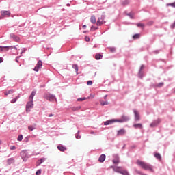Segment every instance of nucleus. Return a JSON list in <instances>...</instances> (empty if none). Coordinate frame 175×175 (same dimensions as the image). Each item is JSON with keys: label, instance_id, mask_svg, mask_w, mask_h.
Listing matches in <instances>:
<instances>
[{"label": "nucleus", "instance_id": "39", "mask_svg": "<svg viewBox=\"0 0 175 175\" xmlns=\"http://www.w3.org/2000/svg\"><path fill=\"white\" fill-rule=\"evenodd\" d=\"M170 28H172V29H174V28H175V21L173 23V24H172L170 25Z\"/></svg>", "mask_w": 175, "mask_h": 175}, {"label": "nucleus", "instance_id": "3", "mask_svg": "<svg viewBox=\"0 0 175 175\" xmlns=\"http://www.w3.org/2000/svg\"><path fill=\"white\" fill-rule=\"evenodd\" d=\"M124 121H128V118L125 119H120V120H109L104 122V125H111V124H113V122H124Z\"/></svg>", "mask_w": 175, "mask_h": 175}, {"label": "nucleus", "instance_id": "23", "mask_svg": "<svg viewBox=\"0 0 175 175\" xmlns=\"http://www.w3.org/2000/svg\"><path fill=\"white\" fill-rule=\"evenodd\" d=\"M20 99V94H18L16 97H15L14 98H13L11 100V103H16V102H17V100Z\"/></svg>", "mask_w": 175, "mask_h": 175}, {"label": "nucleus", "instance_id": "16", "mask_svg": "<svg viewBox=\"0 0 175 175\" xmlns=\"http://www.w3.org/2000/svg\"><path fill=\"white\" fill-rule=\"evenodd\" d=\"M36 95V90H33L29 98V100H33V97Z\"/></svg>", "mask_w": 175, "mask_h": 175}, {"label": "nucleus", "instance_id": "35", "mask_svg": "<svg viewBox=\"0 0 175 175\" xmlns=\"http://www.w3.org/2000/svg\"><path fill=\"white\" fill-rule=\"evenodd\" d=\"M163 82H161L159 84H157L158 88H161V87H163Z\"/></svg>", "mask_w": 175, "mask_h": 175}, {"label": "nucleus", "instance_id": "31", "mask_svg": "<svg viewBox=\"0 0 175 175\" xmlns=\"http://www.w3.org/2000/svg\"><path fill=\"white\" fill-rule=\"evenodd\" d=\"M35 126H36V124L34 126H28L29 131H33V129H35Z\"/></svg>", "mask_w": 175, "mask_h": 175}, {"label": "nucleus", "instance_id": "11", "mask_svg": "<svg viewBox=\"0 0 175 175\" xmlns=\"http://www.w3.org/2000/svg\"><path fill=\"white\" fill-rule=\"evenodd\" d=\"M57 149H58L59 151H62V152L66 151V148L64 146L61 145V144H59V145L57 146Z\"/></svg>", "mask_w": 175, "mask_h": 175}, {"label": "nucleus", "instance_id": "9", "mask_svg": "<svg viewBox=\"0 0 175 175\" xmlns=\"http://www.w3.org/2000/svg\"><path fill=\"white\" fill-rule=\"evenodd\" d=\"M144 68V65H142L138 73V76L139 79H143V72H142V70H143Z\"/></svg>", "mask_w": 175, "mask_h": 175}, {"label": "nucleus", "instance_id": "41", "mask_svg": "<svg viewBox=\"0 0 175 175\" xmlns=\"http://www.w3.org/2000/svg\"><path fill=\"white\" fill-rule=\"evenodd\" d=\"M159 50L153 51V54H159Z\"/></svg>", "mask_w": 175, "mask_h": 175}, {"label": "nucleus", "instance_id": "4", "mask_svg": "<svg viewBox=\"0 0 175 175\" xmlns=\"http://www.w3.org/2000/svg\"><path fill=\"white\" fill-rule=\"evenodd\" d=\"M44 98L46 99L47 100H49V102H54V100H57L55 96L50 93L46 94L44 95Z\"/></svg>", "mask_w": 175, "mask_h": 175}, {"label": "nucleus", "instance_id": "42", "mask_svg": "<svg viewBox=\"0 0 175 175\" xmlns=\"http://www.w3.org/2000/svg\"><path fill=\"white\" fill-rule=\"evenodd\" d=\"M85 42H90V37L85 36Z\"/></svg>", "mask_w": 175, "mask_h": 175}, {"label": "nucleus", "instance_id": "47", "mask_svg": "<svg viewBox=\"0 0 175 175\" xmlns=\"http://www.w3.org/2000/svg\"><path fill=\"white\" fill-rule=\"evenodd\" d=\"M46 159H41L40 160V163H43V161H45Z\"/></svg>", "mask_w": 175, "mask_h": 175}, {"label": "nucleus", "instance_id": "43", "mask_svg": "<svg viewBox=\"0 0 175 175\" xmlns=\"http://www.w3.org/2000/svg\"><path fill=\"white\" fill-rule=\"evenodd\" d=\"M137 27H144V25L142 23H137Z\"/></svg>", "mask_w": 175, "mask_h": 175}, {"label": "nucleus", "instance_id": "22", "mask_svg": "<svg viewBox=\"0 0 175 175\" xmlns=\"http://www.w3.org/2000/svg\"><path fill=\"white\" fill-rule=\"evenodd\" d=\"M21 156L22 157L23 161L25 159V158H27V152H25V151H22L21 152Z\"/></svg>", "mask_w": 175, "mask_h": 175}, {"label": "nucleus", "instance_id": "45", "mask_svg": "<svg viewBox=\"0 0 175 175\" xmlns=\"http://www.w3.org/2000/svg\"><path fill=\"white\" fill-rule=\"evenodd\" d=\"M10 150H16V146H12L10 147Z\"/></svg>", "mask_w": 175, "mask_h": 175}, {"label": "nucleus", "instance_id": "26", "mask_svg": "<svg viewBox=\"0 0 175 175\" xmlns=\"http://www.w3.org/2000/svg\"><path fill=\"white\" fill-rule=\"evenodd\" d=\"M140 38V34L137 33L133 36V39H139Z\"/></svg>", "mask_w": 175, "mask_h": 175}, {"label": "nucleus", "instance_id": "57", "mask_svg": "<svg viewBox=\"0 0 175 175\" xmlns=\"http://www.w3.org/2000/svg\"><path fill=\"white\" fill-rule=\"evenodd\" d=\"M1 143H2V141L0 140V144H1Z\"/></svg>", "mask_w": 175, "mask_h": 175}, {"label": "nucleus", "instance_id": "37", "mask_svg": "<svg viewBox=\"0 0 175 175\" xmlns=\"http://www.w3.org/2000/svg\"><path fill=\"white\" fill-rule=\"evenodd\" d=\"M18 142H21V140H23V135H18Z\"/></svg>", "mask_w": 175, "mask_h": 175}, {"label": "nucleus", "instance_id": "25", "mask_svg": "<svg viewBox=\"0 0 175 175\" xmlns=\"http://www.w3.org/2000/svg\"><path fill=\"white\" fill-rule=\"evenodd\" d=\"M14 92V90H10L8 91L5 92V95H10V94H13Z\"/></svg>", "mask_w": 175, "mask_h": 175}, {"label": "nucleus", "instance_id": "20", "mask_svg": "<svg viewBox=\"0 0 175 175\" xmlns=\"http://www.w3.org/2000/svg\"><path fill=\"white\" fill-rule=\"evenodd\" d=\"M90 22L92 24H96V18H95V16L92 15L90 18Z\"/></svg>", "mask_w": 175, "mask_h": 175}, {"label": "nucleus", "instance_id": "28", "mask_svg": "<svg viewBox=\"0 0 175 175\" xmlns=\"http://www.w3.org/2000/svg\"><path fill=\"white\" fill-rule=\"evenodd\" d=\"M122 4L125 6L126 5H129V0H124Z\"/></svg>", "mask_w": 175, "mask_h": 175}, {"label": "nucleus", "instance_id": "49", "mask_svg": "<svg viewBox=\"0 0 175 175\" xmlns=\"http://www.w3.org/2000/svg\"><path fill=\"white\" fill-rule=\"evenodd\" d=\"M25 51H26V49L22 50V51L21 52V54H23V53H25Z\"/></svg>", "mask_w": 175, "mask_h": 175}, {"label": "nucleus", "instance_id": "55", "mask_svg": "<svg viewBox=\"0 0 175 175\" xmlns=\"http://www.w3.org/2000/svg\"><path fill=\"white\" fill-rule=\"evenodd\" d=\"M67 6H70V3H68V4H67Z\"/></svg>", "mask_w": 175, "mask_h": 175}, {"label": "nucleus", "instance_id": "32", "mask_svg": "<svg viewBox=\"0 0 175 175\" xmlns=\"http://www.w3.org/2000/svg\"><path fill=\"white\" fill-rule=\"evenodd\" d=\"M126 16H129V17H130V18H131L132 20L133 18H135V17H133V14L132 13L126 14Z\"/></svg>", "mask_w": 175, "mask_h": 175}, {"label": "nucleus", "instance_id": "7", "mask_svg": "<svg viewBox=\"0 0 175 175\" xmlns=\"http://www.w3.org/2000/svg\"><path fill=\"white\" fill-rule=\"evenodd\" d=\"M103 20H105V16H101L100 18H98V21L96 22L97 25H102V24H104L105 22H103Z\"/></svg>", "mask_w": 175, "mask_h": 175}, {"label": "nucleus", "instance_id": "1", "mask_svg": "<svg viewBox=\"0 0 175 175\" xmlns=\"http://www.w3.org/2000/svg\"><path fill=\"white\" fill-rule=\"evenodd\" d=\"M136 163L137 165H138V166H140L144 170H149V172H154V170L152 169V166H151V165L146 162L142 161L140 160H137Z\"/></svg>", "mask_w": 175, "mask_h": 175}, {"label": "nucleus", "instance_id": "51", "mask_svg": "<svg viewBox=\"0 0 175 175\" xmlns=\"http://www.w3.org/2000/svg\"><path fill=\"white\" fill-rule=\"evenodd\" d=\"M18 58H20V57H16V62H18Z\"/></svg>", "mask_w": 175, "mask_h": 175}, {"label": "nucleus", "instance_id": "50", "mask_svg": "<svg viewBox=\"0 0 175 175\" xmlns=\"http://www.w3.org/2000/svg\"><path fill=\"white\" fill-rule=\"evenodd\" d=\"M82 28H83V29H85V28H87V25H84L82 27Z\"/></svg>", "mask_w": 175, "mask_h": 175}, {"label": "nucleus", "instance_id": "18", "mask_svg": "<svg viewBox=\"0 0 175 175\" xmlns=\"http://www.w3.org/2000/svg\"><path fill=\"white\" fill-rule=\"evenodd\" d=\"M112 162L115 165L120 163V157H118V156H116L115 159L112 161Z\"/></svg>", "mask_w": 175, "mask_h": 175}, {"label": "nucleus", "instance_id": "12", "mask_svg": "<svg viewBox=\"0 0 175 175\" xmlns=\"http://www.w3.org/2000/svg\"><path fill=\"white\" fill-rule=\"evenodd\" d=\"M11 38H12L13 40H14V42H20V37L14 35V34H11L10 35Z\"/></svg>", "mask_w": 175, "mask_h": 175}, {"label": "nucleus", "instance_id": "53", "mask_svg": "<svg viewBox=\"0 0 175 175\" xmlns=\"http://www.w3.org/2000/svg\"><path fill=\"white\" fill-rule=\"evenodd\" d=\"M106 98H107V95H105V96H104V99H106Z\"/></svg>", "mask_w": 175, "mask_h": 175}, {"label": "nucleus", "instance_id": "5", "mask_svg": "<svg viewBox=\"0 0 175 175\" xmlns=\"http://www.w3.org/2000/svg\"><path fill=\"white\" fill-rule=\"evenodd\" d=\"M42 66H43V62L42 60H39L33 68L34 72H39V69H41Z\"/></svg>", "mask_w": 175, "mask_h": 175}, {"label": "nucleus", "instance_id": "10", "mask_svg": "<svg viewBox=\"0 0 175 175\" xmlns=\"http://www.w3.org/2000/svg\"><path fill=\"white\" fill-rule=\"evenodd\" d=\"M160 121L159 120H155L153 122H152L150 125V128H155V126H157L159 124Z\"/></svg>", "mask_w": 175, "mask_h": 175}, {"label": "nucleus", "instance_id": "56", "mask_svg": "<svg viewBox=\"0 0 175 175\" xmlns=\"http://www.w3.org/2000/svg\"><path fill=\"white\" fill-rule=\"evenodd\" d=\"M83 33H87V31H83Z\"/></svg>", "mask_w": 175, "mask_h": 175}, {"label": "nucleus", "instance_id": "40", "mask_svg": "<svg viewBox=\"0 0 175 175\" xmlns=\"http://www.w3.org/2000/svg\"><path fill=\"white\" fill-rule=\"evenodd\" d=\"M87 84L88 85H92V81H88Z\"/></svg>", "mask_w": 175, "mask_h": 175}, {"label": "nucleus", "instance_id": "14", "mask_svg": "<svg viewBox=\"0 0 175 175\" xmlns=\"http://www.w3.org/2000/svg\"><path fill=\"white\" fill-rule=\"evenodd\" d=\"M134 113L135 121H139V120H140V114H139V112H137V111H135Z\"/></svg>", "mask_w": 175, "mask_h": 175}, {"label": "nucleus", "instance_id": "27", "mask_svg": "<svg viewBox=\"0 0 175 175\" xmlns=\"http://www.w3.org/2000/svg\"><path fill=\"white\" fill-rule=\"evenodd\" d=\"M154 157L155 158H157V159H159V161H161V154L159 153H155Z\"/></svg>", "mask_w": 175, "mask_h": 175}, {"label": "nucleus", "instance_id": "30", "mask_svg": "<svg viewBox=\"0 0 175 175\" xmlns=\"http://www.w3.org/2000/svg\"><path fill=\"white\" fill-rule=\"evenodd\" d=\"M109 49L111 53H116V47H109Z\"/></svg>", "mask_w": 175, "mask_h": 175}, {"label": "nucleus", "instance_id": "36", "mask_svg": "<svg viewBox=\"0 0 175 175\" xmlns=\"http://www.w3.org/2000/svg\"><path fill=\"white\" fill-rule=\"evenodd\" d=\"M100 103L102 106H105V105H109V102L107 101H102Z\"/></svg>", "mask_w": 175, "mask_h": 175}, {"label": "nucleus", "instance_id": "6", "mask_svg": "<svg viewBox=\"0 0 175 175\" xmlns=\"http://www.w3.org/2000/svg\"><path fill=\"white\" fill-rule=\"evenodd\" d=\"M33 107V100H30L26 105V110L32 109Z\"/></svg>", "mask_w": 175, "mask_h": 175}, {"label": "nucleus", "instance_id": "24", "mask_svg": "<svg viewBox=\"0 0 175 175\" xmlns=\"http://www.w3.org/2000/svg\"><path fill=\"white\" fill-rule=\"evenodd\" d=\"M73 69H75V72L77 73L79 72V66L77 64L72 65Z\"/></svg>", "mask_w": 175, "mask_h": 175}, {"label": "nucleus", "instance_id": "38", "mask_svg": "<svg viewBox=\"0 0 175 175\" xmlns=\"http://www.w3.org/2000/svg\"><path fill=\"white\" fill-rule=\"evenodd\" d=\"M42 174V170H38L36 172V175H40Z\"/></svg>", "mask_w": 175, "mask_h": 175}, {"label": "nucleus", "instance_id": "17", "mask_svg": "<svg viewBox=\"0 0 175 175\" xmlns=\"http://www.w3.org/2000/svg\"><path fill=\"white\" fill-rule=\"evenodd\" d=\"M105 159H106V155L105 154H101L98 159L99 162L101 163L105 162Z\"/></svg>", "mask_w": 175, "mask_h": 175}, {"label": "nucleus", "instance_id": "2", "mask_svg": "<svg viewBox=\"0 0 175 175\" xmlns=\"http://www.w3.org/2000/svg\"><path fill=\"white\" fill-rule=\"evenodd\" d=\"M112 169L116 172L122 175H129V173L126 170L122 169V167H111Z\"/></svg>", "mask_w": 175, "mask_h": 175}, {"label": "nucleus", "instance_id": "21", "mask_svg": "<svg viewBox=\"0 0 175 175\" xmlns=\"http://www.w3.org/2000/svg\"><path fill=\"white\" fill-rule=\"evenodd\" d=\"M102 58H103V55H102V54H100V53L96 54V55H95L96 59L99 60V59H102Z\"/></svg>", "mask_w": 175, "mask_h": 175}, {"label": "nucleus", "instance_id": "54", "mask_svg": "<svg viewBox=\"0 0 175 175\" xmlns=\"http://www.w3.org/2000/svg\"><path fill=\"white\" fill-rule=\"evenodd\" d=\"M49 117H53V114L49 115Z\"/></svg>", "mask_w": 175, "mask_h": 175}, {"label": "nucleus", "instance_id": "46", "mask_svg": "<svg viewBox=\"0 0 175 175\" xmlns=\"http://www.w3.org/2000/svg\"><path fill=\"white\" fill-rule=\"evenodd\" d=\"M76 139H81V136H79V134H77Z\"/></svg>", "mask_w": 175, "mask_h": 175}, {"label": "nucleus", "instance_id": "19", "mask_svg": "<svg viewBox=\"0 0 175 175\" xmlns=\"http://www.w3.org/2000/svg\"><path fill=\"white\" fill-rule=\"evenodd\" d=\"M133 127L135 128V129H143V124H133Z\"/></svg>", "mask_w": 175, "mask_h": 175}, {"label": "nucleus", "instance_id": "13", "mask_svg": "<svg viewBox=\"0 0 175 175\" xmlns=\"http://www.w3.org/2000/svg\"><path fill=\"white\" fill-rule=\"evenodd\" d=\"M125 133H126L125 129H122L118 131L117 135L123 136V135H125Z\"/></svg>", "mask_w": 175, "mask_h": 175}, {"label": "nucleus", "instance_id": "48", "mask_svg": "<svg viewBox=\"0 0 175 175\" xmlns=\"http://www.w3.org/2000/svg\"><path fill=\"white\" fill-rule=\"evenodd\" d=\"M3 62V58L0 57V64H2Z\"/></svg>", "mask_w": 175, "mask_h": 175}, {"label": "nucleus", "instance_id": "33", "mask_svg": "<svg viewBox=\"0 0 175 175\" xmlns=\"http://www.w3.org/2000/svg\"><path fill=\"white\" fill-rule=\"evenodd\" d=\"M167 6H172V8H175V2L171 3H167Z\"/></svg>", "mask_w": 175, "mask_h": 175}, {"label": "nucleus", "instance_id": "34", "mask_svg": "<svg viewBox=\"0 0 175 175\" xmlns=\"http://www.w3.org/2000/svg\"><path fill=\"white\" fill-rule=\"evenodd\" d=\"M99 27H94V26H92L91 27V31H96V29H98Z\"/></svg>", "mask_w": 175, "mask_h": 175}, {"label": "nucleus", "instance_id": "8", "mask_svg": "<svg viewBox=\"0 0 175 175\" xmlns=\"http://www.w3.org/2000/svg\"><path fill=\"white\" fill-rule=\"evenodd\" d=\"M11 50L13 49V46H0V51H9V49Z\"/></svg>", "mask_w": 175, "mask_h": 175}, {"label": "nucleus", "instance_id": "29", "mask_svg": "<svg viewBox=\"0 0 175 175\" xmlns=\"http://www.w3.org/2000/svg\"><path fill=\"white\" fill-rule=\"evenodd\" d=\"M85 99H87V98L81 97V98H77V102H83V100H85Z\"/></svg>", "mask_w": 175, "mask_h": 175}, {"label": "nucleus", "instance_id": "44", "mask_svg": "<svg viewBox=\"0 0 175 175\" xmlns=\"http://www.w3.org/2000/svg\"><path fill=\"white\" fill-rule=\"evenodd\" d=\"M41 163H40V161L38 160V161H37V163H36V166H40Z\"/></svg>", "mask_w": 175, "mask_h": 175}, {"label": "nucleus", "instance_id": "52", "mask_svg": "<svg viewBox=\"0 0 175 175\" xmlns=\"http://www.w3.org/2000/svg\"><path fill=\"white\" fill-rule=\"evenodd\" d=\"M12 49H14V50H17V47L16 46H12Z\"/></svg>", "mask_w": 175, "mask_h": 175}, {"label": "nucleus", "instance_id": "15", "mask_svg": "<svg viewBox=\"0 0 175 175\" xmlns=\"http://www.w3.org/2000/svg\"><path fill=\"white\" fill-rule=\"evenodd\" d=\"M1 16L5 17V16H10V11H1Z\"/></svg>", "mask_w": 175, "mask_h": 175}]
</instances>
